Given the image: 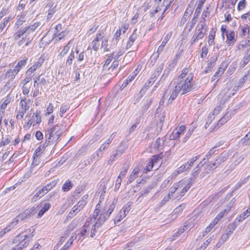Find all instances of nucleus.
<instances>
[{"instance_id": "f257e3e1", "label": "nucleus", "mask_w": 250, "mask_h": 250, "mask_svg": "<svg viewBox=\"0 0 250 250\" xmlns=\"http://www.w3.org/2000/svg\"><path fill=\"white\" fill-rule=\"evenodd\" d=\"M116 204L114 202L108 203L102 209H100V205L98 204L93 214V217L90 218V223L86 222L82 229L80 235L83 239L87 237L90 233V237L93 238L96 236L98 229L114 209Z\"/></svg>"}, {"instance_id": "f03ea898", "label": "nucleus", "mask_w": 250, "mask_h": 250, "mask_svg": "<svg viewBox=\"0 0 250 250\" xmlns=\"http://www.w3.org/2000/svg\"><path fill=\"white\" fill-rule=\"evenodd\" d=\"M192 184V179L190 178L187 181L182 179L177 183H175L173 187L169 190L167 195L171 199H176L183 197L188 190L190 188Z\"/></svg>"}, {"instance_id": "7ed1b4c3", "label": "nucleus", "mask_w": 250, "mask_h": 250, "mask_svg": "<svg viewBox=\"0 0 250 250\" xmlns=\"http://www.w3.org/2000/svg\"><path fill=\"white\" fill-rule=\"evenodd\" d=\"M193 74L189 73L186 79L177 80L175 87L181 92V95L185 94L194 88L193 83Z\"/></svg>"}, {"instance_id": "20e7f679", "label": "nucleus", "mask_w": 250, "mask_h": 250, "mask_svg": "<svg viewBox=\"0 0 250 250\" xmlns=\"http://www.w3.org/2000/svg\"><path fill=\"white\" fill-rule=\"evenodd\" d=\"M33 230L31 232V230H29V234H23V233H21L16 236L13 240V243L19 242V243L14 248L16 250H21L26 247L29 244V241L32 240L33 236Z\"/></svg>"}, {"instance_id": "39448f33", "label": "nucleus", "mask_w": 250, "mask_h": 250, "mask_svg": "<svg viewBox=\"0 0 250 250\" xmlns=\"http://www.w3.org/2000/svg\"><path fill=\"white\" fill-rule=\"evenodd\" d=\"M62 134L61 127L58 125L47 129L45 134L46 145H53L60 137Z\"/></svg>"}, {"instance_id": "423d86ee", "label": "nucleus", "mask_w": 250, "mask_h": 250, "mask_svg": "<svg viewBox=\"0 0 250 250\" xmlns=\"http://www.w3.org/2000/svg\"><path fill=\"white\" fill-rule=\"evenodd\" d=\"M198 158V156H196L189 159L186 163L182 165L178 168L177 170V173L179 174L189 169Z\"/></svg>"}, {"instance_id": "0eeeda50", "label": "nucleus", "mask_w": 250, "mask_h": 250, "mask_svg": "<svg viewBox=\"0 0 250 250\" xmlns=\"http://www.w3.org/2000/svg\"><path fill=\"white\" fill-rule=\"evenodd\" d=\"M172 35V32H169L165 37L163 41H162L161 45L159 46L157 52L154 54L155 55V58H159L160 54L164 51V49L168 40L171 38Z\"/></svg>"}, {"instance_id": "6e6552de", "label": "nucleus", "mask_w": 250, "mask_h": 250, "mask_svg": "<svg viewBox=\"0 0 250 250\" xmlns=\"http://www.w3.org/2000/svg\"><path fill=\"white\" fill-rule=\"evenodd\" d=\"M88 198V195L87 194H85L83 196L77 204L73 207V211H76V213H78L86 205Z\"/></svg>"}, {"instance_id": "1a4fd4ad", "label": "nucleus", "mask_w": 250, "mask_h": 250, "mask_svg": "<svg viewBox=\"0 0 250 250\" xmlns=\"http://www.w3.org/2000/svg\"><path fill=\"white\" fill-rule=\"evenodd\" d=\"M21 101L20 102V110L26 112L30 107L31 105V100L30 99H27L25 97H21Z\"/></svg>"}, {"instance_id": "9d476101", "label": "nucleus", "mask_w": 250, "mask_h": 250, "mask_svg": "<svg viewBox=\"0 0 250 250\" xmlns=\"http://www.w3.org/2000/svg\"><path fill=\"white\" fill-rule=\"evenodd\" d=\"M186 130V126L184 125H181L178 128L174 129L170 136V139L174 140L179 138L182 134H183Z\"/></svg>"}, {"instance_id": "9b49d317", "label": "nucleus", "mask_w": 250, "mask_h": 250, "mask_svg": "<svg viewBox=\"0 0 250 250\" xmlns=\"http://www.w3.org/2000/svg\"><path fill=\"white\" fill-rule=\"evenodd\" d=\"M140 172V168L139 167H135L130 174L128 178L127 184H129L133 182L134 180L139 176Z\"/></svg>"}, {"instance_id": "f8f14e48", "label": "nucleus", "mask_w": 250, "mask_h": 250, "mask_svg": "<svg viewBox=\"0 0 250 250\" xmlns=\"http://www.w3.org/2000/svg\"><path fill=\"white\" fill-rule=\"evenodd\" d=\"M34 212V209L28 208L26 209L23 212L20 213L17 216L16 218L18 220L19 222H21L24 219L27 218L28 217L30 216Z\"/></svg>"}, {"instance_id": "ddd939ff", "label": "nucleus", "mask_w": 250, "mask_h": 250, "mask_svg": "<svg viewBox=\"0 0 250 250\" xmlns=\"http://www.w3.org/2000/svg\"><path fill=\"white\" fill-rule=\"evenodd\" d=\"M205 34V32L203 33L201 31L195 30L190 41L191 45H192L199 40L202 39L204 37Z\"/></svg>"}, {"instance_id": "4468645a", "label": "nucleus", "mask_w": 250, "mask_h": 250, "mask_svg": "<svg viewBox=\"0 0 250 250\" xmlns=\"http://www.w3.org/2000/svg\"><path fill=\"white\" fill-rule=\"evenodd\" d=\"M235 35V34L233 31H230L227 32L226 34V42L229 46H232L236 42Z\"/></svg>"}, {"instance_id": "2eb2a0df", "label": "nucleus", "mask_w": 250, "mask_h": 250, "mask_svg": "<svg viewBox=\"0 0 250 250\" xmlns=\"http://www.w3.org/2000/svg\"><path fill=\"white\" fill-rule=\"evenodd\" d=\"M228 159V154L226 152L221 153L218 157L216 158L214 164L217 167L220 166L223 162H225Z\"/></svg>"}, {"instance_id": "dca6fc26", "label": "nucleus", "mask_w": 250, "mask_h": 250, "mask_svg": "<svg viewBox=\"0 0 250 250\" xmlns=\"http://www.w3.org/2000/svg\"><path fill=\"white\" fill-rule=\"evenodd\" d=\"M217 167L215 166V164L214 163H210L209 164H207L204 167V171H203L201 176L202 177L205 176L207 174L209 173L211 171L215 169Z\"/></svg>"}, {"instance_id": "f3484780", "label": "nucleus", "mask_w": 250, "mask_h": 250, "mask_svg": "<svg viewBox=\"0 0 250 250\" xmlns=\"http://www.w3.org/2000/svg\"><path fill=\"white\" fill-rule=\"evenodd\" d=\"M104 38V36L101 33L97 34L96 38L92 42V49L95 51H97L99 49L100 44L98 42Z\"/></svg>"}, {"instance_id": "a211bd4d", "label": "nucleus", "mask_w": 250, "mask_h": 250, "mask_svg": "<svg viewBox=\"0 0 250 250\" xmlns=\"http://www.w3.org/2000/svg\"><path fill=\"white\" fill-rule=\"evenodd\" d=\"M192 13V11L191 10L188 9V8L186 9L179 23L180 26H182L185 24L188 20L190 17Z\"/></svg>"}, {"instance_id": "6ab92c4d", "label": "nucleus", "mask_w": 250, "mask_h": 250, "mask_svg": "<svg viewBox=\"0 0 250 250\" xmlns=\"http://www.w3.org/2000/svg\"><path fill=\"white\" fill-rule=\"evenodd\" d=\"M108 148V146H106L104 143L98 149V150L97 151L95 155H93V158L94 160H96L97 161L98 160L102 155V152L104 151L105 150L107 149Z\"/></svg>"}, {"instance_id": "aec40b11", "label": "nucleus", "mask_w": 250, "mask_h": 250, "mask_svg": "<svg viewBox=\"0 0 250 250\" xmlns=\"http://www.w3.org/2000/svg\"><path fill=\"white\" fill-rule=\"evenodd\" d=\"M41 206L42 208L38 214L39 218H41L50 208L51 205L49 203H42Z\"/></svg>"}, {"instance_id": "412c9836", "label": "nucleus", "mask_w": 250, "mask_h": 250, "mask_svg": "<svg viewBox=\"0 0 250 250\" xmlns=\"http://www.w3.org/2000/svg\"><path fill=\"white\" fill-rule=\"evenodd\" d=\"M152 100H153L152 98H148L146 100L141 108L142 114H144L145 113H146L148 109L150 107L152 104Z\"/></svg>"}, {"instance_id": "4be33fe9", "label": "nucleus", "mask_w": 250, "mask_h": 250, "mask_svg": "<svg viewBox=\"0 0 250 250\" xmlns=\"http://www.w3.org/2000/svg\"><path fill=\"white\" fill-rule=\"evenodd\" d=\"M205 160V158H204L203 160L201 162H200V163L198 164L197 166L196 167H195L193 169L191 176L192 177H193V178L195 179L196 178V176H197L201 167H203L204 165L205 164V162H204V163H203V161H204Z\"/></svg>"}, {"instance_id": "5701e85b", "label": "nucleus", "mask_w": 250, "mask_h": 250, "mask_svg": "<svg viewBox=\"0 0 250 250\" xmlns=\"http://www.w3.org/2000/svg\"><path fill=\"white\" fill-rule=\"evenodd\" d=\"M31 119H32V121H33V125H35L34 122H35L36 124H40L42 122L40 111L37 110L36 112H34Z\"/></svg>"}, {"instance_id": "b1692460", "label": "nucleus", "mask_w": 250, "mask_h": 250, "mask_svg": "<svg viewBox=\"0 0 250 250\" xmlns=\"http://www.w3.org/2000/svg\"><path fill=\"white\" fill-rule=\"evenodd\" d=\"M46 140L42 145H40L35 150V153L34 154V158L35 159V157H38L41 155V154L42 153V152L44 150L45 148L49 146V145H46Z\"/></svg>"}, {"instance_id": "393cba45", "label": "nucleus", "mask_w": 250, "mask_h": 250, "mask_svg": "<svg viewBox=\"0 0 250 250\" xmlns=\"http://www.w3.org/2000/svg\"><path fill=\"white\" fill-rule=\"evenodd\" d=\"M3 100L4 101L0 106V109L2 113L4 112V111L7 107V105L12 101V97L10 95H8L5 98H4Z\"/></svg>"}, {"instance_id": "a878e982", "label": "nucleus", "mask_w": 250, "mask_h": 250, "mask_svg": "<svg viewBox=\"0 0 250 250\" xmlns=\"http://www.w3.org/2000/svg\"><path fill=\"white\" fill-rule=\"evenodd\" d=\"M137 34L136 32V30H134L129 38V40L126 44L127 48L130 47L133 45L135 41L137 39Z\"/></svg>"}, {"instance_id": "bb28decb", "label": "nucleus", "mask_w": 250, "mask_h": 250, "mask_svg": "<svg viewBox=\"0 0 250 250\" xmlns=\"http://www.w3.org/2000/svg\"><path fill=\"white\" fill-rule=\"evenodd\" d=\"M196 127V125L193 124H192L190 125L188 132H187V133L186 134L185 138L183 139V142L185 143L187 141V140L189 139V137L193 133Z\"/></svg>"}, {"instance_id": "cd10ccee", "label": "nucleus", "mask_w": 250, "mask_h": 250, "mask_svg": "<svg viewBox=\"0 0 250 250\" xmlns=\"http://www.w3.org/2000/svg\"><path fill=\"white\" fill-rule=\"evenodd\" d=\"M123 153V151L120 149L119 147H118L116 151L113 152V154L110 156L108 162H113L115 161L116 159V157L117 156H121Z\"/></svg>"}, {"instance_id": "c85d7f7f", "label": "nucleus", "mask_w": 250, "mask_h": 250, "mask_svg": "<svg viewBox=\"0 0 250 250\" xmlns=\"http://www.w3.org/2000/svg\"><path fill=\"white\" fill-rule=\"evenodd\" d=\"M57 181L54 180L51 182L49 184H47L46 186L43 187L42 188L43 192L44 191L46 194L49 191H50L53 187H54L57 184Z\"/></svg>"}, {"instance_id": "c756f323", "label": "nucleus", "mask_w": 250, "mask_h": 250, "mask_svg": "<svg viewBox=\"0 0 250 250\" xmlns=\"http://www.w3.org/2000/svg\"><path fill=\"white\" fill-rule=\"evenodd\" d=\"M40 25L41 23L40 22H36L31 25L25 27V28L27 32V35H29L31 32L34 31L38 27L40 26Z\"/></svg>"}, {"instance_id": "7c9ffc66", "label": "nucleus", "mask_w": 250, "mask_h": 250, "mask_svg": "<svg viewBox=\"0 0 250 250\" xmlns=\"http://www.w3.org/2000/svg\"><path fill=\"white\" fill-rule=\"evenodd\" d=\"M71 42L70 41L66 45L63 46L62 50L59 54L58 56L62 58L67 53L70 48Z\"/></svg>"}, {"instance_id": "2f4dec72", "label": "nucleus", "mask_w": 250, "mask_h": 250, "mask_svg": "<svg viewBox=\"0 0 250 250\" xmlns=\"http://www.w3.org/2000/svg\"><path fill=\"white\" fill-rule=\"evenodd\" d=\"M216 29L212 28L209 32L208 35V42L209 45H211L214 43V40L215 37Z\"/></svg>"}, {"instance_id": "473e14b6", "label": "nucleus", "mask_w": 250, "mask_h": 250, "mask_svg": "<svg viewBox=\"0 0 250 250\" xmlns=\"http://www.w3.org/2000/svg\"><path fill=\"white\" fill-rule=\"evenodd\" d=\"M206 0H199L198 4L194 14V15L198 17L199 16Z\"/></svg>"}, {"instance_id": "72a5a7b5", "label": "nucleus", "mask_w": 250, "mask_h": 250, "mask_svg": "<svg viewBox=\"0 0 250 250\" xmlns=\"http://www.w3.org/2000/svg\"><path fill=\"white\" fill-rule=\"evenodd\" d=\"M24 34L27 35V32L25 28H23L19 30H18L14 35V39L15 40H19L22 36Z\"/></svg>"}, {"instance_id": "f704fd0d", "label": "nucleus", "mask_w": 250, "mask_h": 250, "mask_svg": "<svg viewBox=\"0 0 250 250\" xmlns=\"http://www.w3.org/2000/svg\"><path fill=\"white\" fill-rule=\"evenodd\" d=\"M180 92L175 87L170 95V97L168 100V102L169 103H172V102L176 98Z\"/></svg>"}, {"instance_id": "c9c22d12", "label": "nucleus", "mask_w": 250, "mask_h": 250, "mask_svg": "<svg viewBox=\"0 0 250 250\" xmlns=\"http://www.w3.org/2000/svg\"><path fill=\"white\" fill-rule=\"evenodd\" d=\"M75 58L74 51L73 50H71V53L67 57L65 62L66 66H70L72 64L73 61Z\"/></svg>"}, {"instance_id": "e433bc0d", "label": "nucleus", "mask_w": 250, "mask_h": 250, "mask_svg": "<svg viewBox=\"0 0 250 250\" xmlns=\"http://www.w3.org/2000/svg\"><path fill=\"white\" fill-rule=\"evenodd\" d=\"M218 146H215L211 148L210 149L209 151L206 155V158L208 160L209 159L210 157L213 154H217L218 153V150L217 149V147Z\"/></svg>"}, {"instance_id": "4c0bfd02", "label": "nucleus", "mask_w": 250, "mask_h": 250, "mask_svg": "<svg viewBox=\"0 0 250 250\" xmlns=\"http://www.w3.org/2000/svg\"><path fill=\"white\" fill-rule=\"evenodd\" d=\"M44 61V59L42 56H41L39 58L38 60L34 62L32 66L35 68L36 70L37 69L40 68L42 64H43V62Z\"/></svg>"}, {"instance_id": "58836bf2", "label": "nucleus", "mask_w": 250, "mask_h": 250, "mask_svg": "<svg viewBox=\"0 0 250 250\" xmlns=\"http://www.w3.org/2000/svg\"><path fill=\"white\" fill-rule=\"evenodd\" d=\"M148 87L149 84H147V83H145L138 95V98L139 100L145 95Z\"/></svg>"}, {"instance_id": "ea45409f", "label": "nucleus", "mask_w": 250, "mask_h": 250, "mask_svg": "<svg viewBox=\"0 0 250 250\" xmlns=\"http://www.w3.org/2000/svg\"><path fill=\"white\" fill-rule=\"evenodd\" d=\"M250 215V208L245 210L243 213L241 214L239 217V221L242 222L245 219Z\"/></svg>"}, {"instance_id": "a19ab883", "label": "nucleus", "mask_w": 250, "mask_h": 250, "mask_svg": "<svg viewBox=\"0 0 250 250\" xmlns=\"http://www.w3.org/2000/svg\"><path fill=\"white\" fill-rule=\"evenodd\" d=\"M17 74L13 69H10L5 74V77L9 79V80H13L15 79Z\"/></svg>"}, {"instance_id": "79ce46f5", "label": "nucleus", "mask_w": 250, "mask_h": 250, "mask_svg": "<svg viewBox=\"0 0 250 250\" xmlns=\"http://www.w3.org/2000/svg\"><path fill=\"white\" fill-rule=\"evenodd\" d=\"M188 73V70L187 68H185L182 70V73L178 77L177 80H183L184 79H186L187 78L188 75L189 74Z\"/></svg>"}, {"instance_id": "37998d69", "label": "nucleus", "mask_w": 250, "mask_h": 250, "mask_svg": "<svg viewBox=\"0 0 250 250\" xmlns=\"http://www.w3.org/2000/svg\"><path fill=\"white\" fill-rule=\"evenodd\" d=\"M73 184H71V181L68 180L65 182L62 187V189L63 191H68L72 188Z\"/></svg>"}, {"instance_id": "c03bdc74", "label": "nucleus", "mask_w": 250, "mask_h": 250, "mask_svg": "<svg viewBox=\"0 0 250 250\" xmlns=\"http://www.w3.org/2000/svg\"><path fill=\"white\" fill-rule=\"evenodd\" d=\"M151 188L150 187H146L140 192V195L138 197L137 201L140 200L141 198L146 196L150 192Z\"/></svg>"}, {"instance_id": "a18cd8bd", "label": "nucleus", "mask_w": 250, "mask_h": 250, "mask_svg": "<svg viewBox=\"0 0 250 250\" xmlns=\"http://www.w3.org/2000/svg\"><path fill=\"white\" fill-rule=\"evenodd\" d=\"M162 159V155L161 154H158L157 155H154L151 158L150 161L151 163L154 165L158 164L160 160Z\"/></svg>"}, {"instance_id": "49530a36", "label": "nucleus", "mask_w": 250, "mask_h": 250, "mask_svg": "<svg viewBox=\"0 0 250 250\" xmlns=\"http://www.w3.org/2000/svg\"><path fill=\"white\" fill-rule=\"evenodd\" d=\"M44 194H46L45 192L44 191L43 192L42 188L32 198V201H36L37 200L43 196Z\"/></svg>"}, {"instance_id": "de8ad7c7", "label": "nucleus", "mask_w": 250, "mask_h": 250, "mask_svg": "<svg viewBox=\"0 0 250 250\" xmlns=\"http://www.w3.org/2000/svg\"><path fill=\"white\" fill-rule=\"evenodd\" d=\"M19 222L18 221V220L15 218L13 221L6 227V231H9L10 230L13 229Z\"/></svg>"}, {"instance_id": "09e8293b", "label": "nucleus", "mask_w": 250, "mask_h": 250, "mask_svg": "<svg viewBox=\"0 0 250 250\" xmlns=\"http://www.w3.org/2000/svg\"><path fill=\"white\" fill-rule=\"evenodd\" d=\"M126 215H125V213H123L121 210H120L114 219L115 223H116L120 222L121 220Z\"/></svg>"}, {"instance_id": "8fccbe9b", "label": "nucleus", "mask_w": 250, "mask_h": 250, "mask_svg": "<svg viewBox=\"0 0 250 250\" xmlns=\"http://www.w3.org/2000/svg\"><path fill=\"white\" fill-rule=\"evenodd\" d=\"M33 75H31L29 74L26 72L25 78L22 81L21 83L23 85H26L31 80Z\"/></svg>"}, {"instance_id": "3c124183", "label": "nucleus", "mask_w": 250, "mask_h": 250, "mask_svg": "<svg viewBox=\"0 0 250 250\" xmlns=\"http://www.w3.org/2000/svg\"><path fill=\"white\" fill-rule=\"evenodd\" d=\"M230 114L229 113H226L220 120L218 121V124L223 125L229 119Z\"/></svg>"}, {"instance_id": "603ef678", "label": "nucleus", "mask_w": 250, "mask_h": 250, "mask_svg": "<svg viewBox=\"0 0 250 250\" xmlns=\"http://www.w3.org/2000/svg\"><path fill=\"white\" fill-rule=\"evenodd\" d=\"M247 2L246 0H241L238 4L237 9L238 11H241L245 9L246 6Z\"/></svg>"}, {"instance_id": "864d4df0", "label": "nucleus", "mask_w": 250, "mask_h": 250, "mask_svg": "<svg viewBox=\"0 0 250 250\" xmlns=\"http://www.w3.org/2000/svg\"><path fill=\"white\" fill-rule=\"evenodd\" d=\"M134 77L135 75H129L127 78V79L122 84V87L123 88H125V87H126L127 85V84L134 79Z\"/></svg>"}, {"instance_id": "5fc2aeb1", "label": "nucleus", "mask_w": 250, "mask_h": 250, "mask_svg": "<svg viewBox=\"0 0 250 250\" xmlns=\"http://www.w3.org/2000/svg\"><path fill=\"white\" fill-rule=\"evenodd\" d=\"M17 19L18 20L16 24L19 26L21 25L22 23L25 21V18L24 16H18Z\"/></svg>"}, {"instance_id": "6e6d98bb", "label": "nucleus", "mask_w": 250, "mask_h": 250, "mask_svg": "<svg viewBox=\"0 0 250 250\" xmlns=\"http://www.w3.org/2000/svg\"><path fill=\"white\" fill-rule=\"evenodd\" d=\"M164 145V140L162 139L158 138L156 139L154 146L155 147L159 148L160 147L163 146Z\"/></svg>"}, {"instance_id": "4d7b16f0", "label": "nucleus", "mask_w": 250, "mask_h": 250, "mask_svg": "<svg viewBox=\"0 0 250 250\" xmlns=\"http://www.w3.org/2000/svg\"><path fill=\"white\" fill-rule=\"evenodd\" d=\"M208 29V26H204L203 24L200 25L198 24L196 27V30L201 31V32L203 33L205 32V33L206 34Z\"/></svg>"}, {"instance_id": "13d9d810", "label": "nucleus", "mask_w": 250, "mask_h": 250, "mask_svg": "<svg viewBox=\"0 0 250 250\" xmlns=\"http://www.w3.org/2000/svg\"><path fill=\"white\" fill-rule=\"evenodd\" d=\"M52 6H53V5H51V6L50 7V8H49V9L48 10V13L47 15V19L51 18L52 17L53 14L56 12V5L53 7H52Z\"/></svg>"}, {"instance_id": "bf43d9fd", "label": "nucleus", "mask_w": 250, "mask_h": 250, "mask_svg": "<svg viewBox=\"0 0 250 250\" xmlns=\"http://www.w3.org/2000/svg\"><path fill=\"white\" fill-rule=\"evenodd\" d=\"M226 67H227L226 66H224L223 68L222 67H220L217 70V71L216 72L215 74L214 75L213 77H218V76L222 75L224 72Z\"/></svg>"}, {"instance_id": "052dcab7", "label": "nucleus", "mask_w": 250, "mask_h": 250, "mask_svg": "<svg viewBox=\"0 0 250 250\" xmlns=\"http://www.w3.org/2000/svg\"><path fill=\"white\" fill-rule=\"evenodd\" d=\"M113 59L112 58V56L111 55H109L108 56L107 58L106 59V60L105 61V63L103 66V67H104V70L107 69H108V65L109 64V63L111 62L112 61V60H113Z\"/></svg>"}, {"instance_id": "680f3d73", "label": "nucleus", "mask_w": 250, "mask_h": 250, "mask_svg": "<svg viewBox=\"0 0 250 250\" xmlns=\"http://www.w3.org/2000/svg\"><path fill=\"white\" fill-rule=\"evenodd\" d=\"M11 138L7 136L6 138L2 139V141L0 142V147L9 144L11 142Z\"/></svg>"}, {"instance_id": "e2e57ef3", "label": "nucleus", "mask_w": 250, "mask_h": 250, "mask_svg": "<svg viewBox=\"0 0 250 250\" xmlns=\"http://www.w3.org/2000/svg\"><path fill=\"white\" fill-rule=\"evenodd\" d=\"M131 209L130 205L129 204L125 205L121 210L123 213L126 215Z\"/></svg>"}, {"instance_id": "0e129e2a", "label": "nucleus", "mask_w": 250, "mask_h": 250, "mask_svg": "<svg viewBox=\"0 0 250 250\" xmlns=\"http://www.w3.org/2000/svg\"><path fill=\"white\" fill-rule=\"evenodd\" d=\"M154 166V165L152 164L151 163V161H150L149 163H148L147 165L144 168L143 172L144 173H147L148 171H150L152 169L153 167Z\"/></svg>"}, {"instance_id": "69168bd1", "label": "nucleus", "mask_w": 250, "mask_h": 250, "mask_svg": "<svg viewBox=\"0 0 250 250\" xmlns=\"http://www.w3.org/2000/svg\"><path fill=\"white\" fill-rule=\"evenodd\" d=\"M69 108L67 105H62L60 108V115L61 117L63 116L64 113H65L67 109Z\"/></svg>"}, {"instance_id": "338daca9", "label": "nucleus", "mask_w": 250, "mask_h": 250, "mask_svg": "<svg viewBox=\"0 0 250 250\" xmlns=\"http://www.w3.org/2000/svg\"><path fill=\"white\" fill-rule=\"evenodd\" d=\"M119 65V61L118 60H114L111 65L108 68V71H110V70H114L115 68H116Z\"/></svg>"}, {"instance_id": "774afa93", "label": "nucleus", "mask_w": 250, "mask_h": 250, "mask_svg": "<svg viewBox=\"0 0 250 250\" xmlns=\"http://www.w3.org/2000/svg\"><path fill=\"white\" fill-rule=\"evenodd\" d=\"M186 205L185 204H182L178 207H177L173 211V212L175 214H178L181 212L183 209L185 208Z\"/></svg>"}]
</instances>
